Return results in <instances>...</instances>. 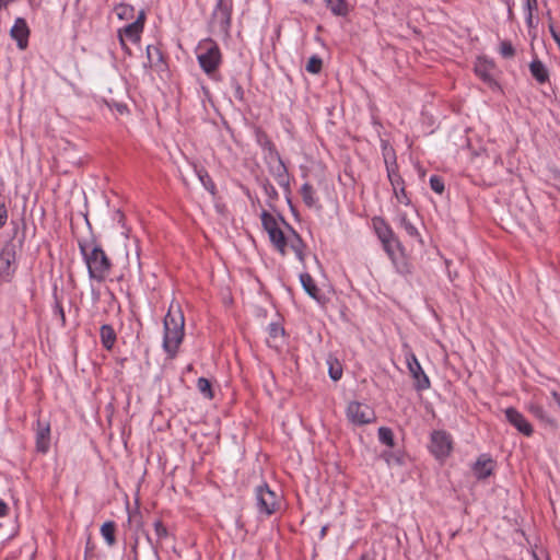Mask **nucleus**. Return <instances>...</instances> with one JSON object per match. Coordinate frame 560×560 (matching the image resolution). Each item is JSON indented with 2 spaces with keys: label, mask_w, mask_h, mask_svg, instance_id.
Returning <instances> with one entry per match:
<instances>
[{
  "label": "nucleus",
  "mask_w": 560,
  "mask_h": 560,
  "mask_svg": "<svg viewBox=\"0 0 560 560\" xmlns=\"http://www.w3.org/2000/svg\"><path fill=\"white\" fill-rule=\"evenodd\" d=\"M260 218L262 228L268 233L270 243L272 244L275 249L281 256H285L288 253V248H290L295 254L296 258L303 264L305 261L304 249L306 245L302 237L300 236V234L289 223H287L281 215V222L289 230L288 235H285L284 232L281 230L277 219L268 211L262 210Z\"/></svg>",
  "instance_id": "obj_1"
},
{
  "label": "nucleus",
  "mask_w": 560,
  "mask_h": 560,
  "mask_svg": "<svg viewBox=\"0 0 560 560\" xmlns=\"http://www.w3.org/2000/svg\"><path fill=\"white\" fill-rule=\"evenodd\" d=\"M185 337V316L179 304L171 303L163 320V350L174 360Z\"/></svg>",
  "instance_id": "obj_2"
},
{
  "label": "nucleus",
  "mask_w": 560,
  "mask_h": 560,
  "mask_svg": "<svg viewBox=\"0 0 560 560\" xmlns=\"http://www.w3.org/2000/svg\"><path fill=\"white\" fill-rule=\"evenodd\" d=\"M79 248L88 267L89 277L97 282H104L112 269V261L100 244L90 245L79 241Z\"/></svg>",
  "instance_id": "obj_3"
},
{
  "label": "nucleus",
  "mask_w": 560,
  "mask_h": 560,
  "mask_svg": "<svg viewBox=\"0 0 560 560\" xmlns=\"http://www.w3.org/2000/svg\"><path fill=\"white\" fill-rule=\"evenodd\" d=\"M383 156L385 162V167L387 171V177L393 187L394 195L399 203L405 206H409L411 200L407 195L405 189V182L400 174L398 173V165L396 162V153L395 150L389 147L387 143L383 144Z\"/></svg>",
  "instance_id": "obj_4"
},
{
  "label": "nucleus",
  "mask_w": 560,
  "mask_h": 560,
  "mask_svg": "<svg viewBox=\"0 0 560 560\" xmlns=\"http://www.w3.org/2000/svg\"><path fill=\"white\" fill-rule=\"evenodd\" d=\"M197 59L205 73L210 78H214L222 62L219 45L211 38L202 40L198 46Z\"/></svg>",
  "instance_id": "obj_5"
},
{
  "label": "nucleus",
  "mask_w": 560,
  "mask_h": 560,
  "mask_svg": "<svg viewBox=\"0 0 560 560\" xmlns=\"http://www.w3.org/2000/svg\"><path fill=\"white\" fill-rule=\"evenodd\" d=\"M255 498L256 508L261 515L270 516L280 509V497L267 483L256 487Z\"/></svg>",
  "instance_id": "obj_6"
},
{
  "label": "nucleus",
  "mask_w": 560,
  "mask_h": 560,
  "mask_svg": "<svg viewBox=\"0 0 560 560\" xmlns=\"http://www.w3.org/2000/svg\"><path fill=\"white\" fill-rule=\"evenodd\" d=\"M232 16V0H218L212 12L211 26L224 35H229Z\"/></svg>",
  "instance_id": "obj_7"
},
{
  "label": "nucleus",
  "mask_w": 560,
  "mask_h": 560,
  "mask_svg": "<svg viewBox=\"0 0 560 560\" xmlns=\"http://www.w3.org/2000/svg\"><path fill=\"white\" fill-rule=\"evenodd\" d=\"M430 452L438 458L444 459L451 455L453 440L451 434L443 430H435L431 433Z\"/></svg>",
  "instance_id": "obj_8"
},
{
  "label": "nucleus",
  "mask_w": 560,
  "mask_h": 560,
  "mask_svg": "<svg viewBox=\"0 0 560 560\" xmlns=\"http://www.w3.org/2000/svg\"><path fill=\"white\" fill-rule=\"evenodd\" d=\"M346 413L349 421L355 425L369 424L376 419L374 410L359 401L349 402Z\"/></svg>",
  "instance_id": "obj_9"
},
{
  "label": "nucleus",
  "mask_w": 560,
  "mask_h": 560,
  "mask_svg": "<svg viewBox=\"0 0 560 560\" xmlns=\"http://www.w3.org/2000/svg\"><path fill=\"white\" fill-rule=\"evenodd\" d=\"M406 363L407 368L413 378V387L418 392L425 390L430 388L431 383L428 377V375L424 373V371L421 368L420 362L418 361L415 353L409 352L406 355Z\"/></svg>",
  "instance_id": "obj_10"
},
{
  "label": "nucleus",
  "mask_w": 560,
  "mask_h": 560,
  "mask_svg": "<svg viewBox=\"0 0 560 560\" xmlns=\"http://www.w3.org/2000/svg\"><path fill=\"white\" fill-rule=\"evenodd\" d=\"M269 173L277 180L278 185L290 192V176L281 155L278 154V159L270 158L267 160Z\"/></svg>",
  "instance_id": "obj_11"
},
{
  "label": "nucleus",
  "mask_w": 560,
  "mask_h": 560,
  "mask_svg": "<svg viewBox=\"0 0 560 560\" xmlns=\"http://www.w3.org/2000/svg\"><path fill=\"white\" fill-rule=\"evenodd\" d=\"M504 413L508 422L513 425L520 433L525 436L533 435V425L516 408L509 407L504 410Z\"/></svg>",
  "instance_id": "obj_12"
},
{
  "label": "nucleus",
  "mask_w": 560,
  "mask_h": 560,
  "mask_svg": "<svg viewBox=\"0 0 560 560\" xmlns=\"http://www.w3.org/2000/svg\"><path fill=\"white\" fill-rule=\"evenodd\" d=\"M495 66L493 61L485 58H478L475 65V73L481 79L489 88H499L497 80L493 78V70Z\"/></svg>",
  "instance_id": "obj_13"
},
{
  "label": "nucleus",
  "mask_w": 560,
  "mask_h": 560,
  "mask_svg": "<svg viewBox=\"0 0 560 560\" xmlns=\"http://www.w3.org/2000/svg\"><path fill=\"white\" fill-rule=\"evenodd\" d=\"M143 14L141 15L132 23L125 26L122 30H119L118 36L121 46L125 48V38H128L130 42L137 43L140 40V34L143 30Z\"/></svg>",
  "instance_id": "obj_14"
},
{
  "label": "nucleus",
  "mask_w": 560,
  "mask_h": 560,
  "mask_svg": "<svg viewBox=\"0 0 560 560\" xmlns=\"http://www.w3.org/2000/svg\"><path fill=\"white\" fill-rule=\"evenodd\" d=\"M11 37L16 40L20 49H25L28 45L30 28L23 18H18L10 31Z\"/></svg>",
  "instance_id": "obj_15"
},
{
  "label": "nucleus",
  "mask_w": 560,
  "mask_h": 560,
  "mask_svg": "<svg viewBox=\"0 0 560 560\" xmlns=\"http://www.w3.org/2000/svg\"><path fill=\"white\" fill-rule=\"evenodd\" d=\"M36 424V451L45 454L50 447V423L38 419Z\"/></svg>",
  "instance_id": "obj_16"
},
{
  "label": "nucleus",
  "mask_w": 560,
  "mask_h": 560,
  "mask_svg": "<svg viewBox=\"0 0 560 560\" xmlns=\"http://www.w3.org/2000/svg\"><path fill=\"white\" fill-rule=\"evenodd\" d=\"M494 467L495 462L488 454H481L472 466V472L478 480H482L493 474Z\"/></svg>",
  "instance_id": "obj_17"
},
{
  "label": "nucleus",
  "mask_w": 560,
  "mask_h": 560,
  "mask_svg": "<svg viewBox=\"0 0 560 560\" xmlns=\"http://www.w3.org/2000/svg\"><path fill=\"white\" fill-rule=\"evenodd\" d=\"M528 69L530 72V75L534 78V80L540 84L544 85L546 83H549L550 81V74L547 66L537 57L535 56L533 60L528 65Z\"/></svg>",
  "instance_id": "obj_18"
},
{
  "label": "nucleus",
  "mask_w": 560,
  "mask_h": 560,
  "mask_svg": "<svg viewBox=\"0 0 560 560\" xmlns=\"http://www.w3.org/2000/svg\"><path fill=\"white\" fill-rule=\"evenodd\" d=\"M147 58L149 66L158 72H163L167 69L165 57L159 47L149 45L147 47Z\"/></svg>",
  "instance_id": "obj_19"
},
{
  "label": "nucleus",
  "mask_w": 560,
  "mask_h": 560,
  "mask_svg": "<svg viewBox=\"0 0 560 560\" xmlns=\"http://www.w3.org/2000/svg\"><path fill=\"white\" fill-rule=\"evenodd\" d=\"M256 140L257 143L261 147V149L267 152L266 160L270 158L278 159V154L280 153L278 152L275 143L272 142V140L270 139L266 131L258 128L256 130Z\"/></svg>",
  "instance_id": "obj_20"
},
{
  "label": "nucleus",
  "mask_w": 560,
  "mask_h": 560,
  "mask_svg": "<svg viewBox=\"0 0 560 560\" xmlns=\"http://www.w3.org/2000/svg\"><path fill=\"white\" fill-rule=\"evenodd\" d=\"M153 526H154L155 535L158 537L155 544L152 541V539L148 533H145V538L149 541V544L153 547L154 551L156 552L158 549L161 547L162 540L168 537V530L161 520H156L154 522Z\"/></svg>",
  "instance_id": "obj_21"
},
{
  "label": "nucleus",
  "mask_w": 560,
  "mask_h": 560,
  "mask_svg": "<svg viewBox=\"0 0 560 560\" xmlns=\"http://www.w3.org/2000/svg\"><path fill=\"white\" fill-rule=\"evenodd\" d=\"M100 337H101L102 346L106 350H112L116 342V339H117V336H116V332H115L113 326L107 325V324L102 325L101 329H100Z\"/></svg>",
  "instance_id": "obj_22"
},
{
  "label": "nucleus",
  "mask_w": 560,
  "mask_h": 560,
  "mask_svg": "<svg viewBox=\"0 0 560 560\" xmlns=\"http://www.w3.org/2000/svg\"><path fill=\"white\" fill-rule=\"evenodd\" d=\"M373 224L375 232L382 243H387L388 238L395 236L390 226L383 219H374Z\"/></svg>",
  "instance_id": "obj_23"
},
{
  "label": "nucleus",
  "mask_w": 560,
  "mask_h": 560,
  "mask_svg": "<svg viewBox=\"0 0 560 560\" xmlns=\"http://www.w3.org/2000/svg\"><path fill=\"white\" fill-rule=\"evenodd\" d=\"M194 170L201 182L202 186L212 195L215 196L217 194V186L214 182L212 180L209 173L203 167H198L197 165H194Z\"/></svg>",
  "instance_id": "obj_24"
},
{
  "label": "nucleus",
  "mask_w": 560,
  "mask_h": 560,
  "mask_svg": "<svg viewBox=\"0 0 560 560\" xmlns=\"http://www.w3.org/2000/svg\"><path fill=\"white\" fill-rule=\"evenodd\" d=\"M300 280H301L303 289L307 292V294L310 296H312L313 299L318 300L319 299V289L317 288L312 276L307 272L301 273Z\"/></svg>",
  "instance_id": "obj_25"
},
{
  "label": "nucleus",
  "mask_w": 560,
  "mask_h": 560,
  "mask_svg": "<svg viewBox=\"0 0 560 560\" xmlns=\"http://www.w3.org/2000/svg\"><path fill=\"white\" fill-rule=\"evenodd\" d=\"M326 7L334 15L346 16L349 13V3L347 0H324Z\"/></svg>",
  "instance_id": "obj_26"
},
{
  "label": "nucleus",
  "mask_w": 560,
  "mask_h": 560,
  "mask_svg": "<svg viewBox=\"0 0 560 560\" xmlns=\"http://www.w3.org/2000/svg\"><path fill=\"white\" fill-rule=\"evenodd\" d=\"M101 534L106 544L113 547L116 544V524L113 521L105 522L101 527Z\"/></svg>",
  "instance_id": "obj_27"
},
{
  "label": "nucleus",
  "mask_w": 560,
  "mask_h": 560,
  "mask_svg": "<svg viewBox=\"0 0 560 560\" xmlns=\"http://www.w3.org/2000/svg\"><path fill=\"white\" fill-rule=\"evenodd\" d=\"M16 260V245L13 241H8L1 252H0V261L1 262H14Z\"/></svg>",
  "instance_id": "obj_28"
},
{
  "label": "nucleus",
  "mask_w": 560,
  "mask_h": 560,
  "mask_svg": "<svg viewBox=\"0 0 560 560\" xmlns=\"http://www.w3.org/2000/svg\"><path fill=\"white\" fill-rule=\"evenodd\" d=\"M300 194L303 199V202L308 208H312L316 205L315 189L313 188V186L310 183H305L302 185Z\"/></svg>",
  "instance_id": "obj_29"
},
{
  "label": "nucleus",
  "mask_w": 560,
  "mask_h": 560,
  "mask_svg": "<svg viewBox=\"0 0 560 560\" xmlns=\"http://www.w3.org/2000/svg\"><path fill=\"white\" fill-rule=\"evenodd\" d=\"M498 51L503 59H513L516 55V49L512 42L503 39L499 44Z\"/></svg>",
  "instance_id": "obj_30"
},
{
  "label": "nucleus",
  "mask_w": 560,
  "mask_h": 560,
  "mask_svg": "<svg viewBox=\"0 0 560 560\" xmlns=\"http://www.w3.org/2000/svg\"><path fill=\"white\" fill-rule=\"evenodd\" d=\"M14 262H1L0 266V281L10 282L15 273Z\"/></svg>",
  "instance_id": "obj_31"
},
{
  "label": "nucleus",
  "mask_w": 560,
  "mask_h": 560,
  "mask_svg": "<svg viewBox=\"0 0 560 560\" xmlns=\"http://www.w3.org/2000/svg\"><path fill=\"white\" fill-rule=\"evenodd\" d=\"M52 295H54V301H55V303H54V314L59 317L61 326L65 327L66 323H67V319H66V314H65L63 306L61 304V300L58 296L57 288L54 289Z\"/></svg>",
  "instance_id": "obj_32"
},
{
  "label": "nucleus",
  "mask_w": 560,
  "mask_h": 560,
  "mask_svg": "<svg viewBox=\"0 0 560 560\" xmlns=\"http://www.w3.org/2000/svg\"><path fill=\"white\" fill-rule=\"evenodd\" d=\"M198 390L208 399H212L214 397L211 382L206 377H199L197 381Z\"/></svg>",
  "instance_id": "obj_33"
},
{
  "label": "nucleus",
  "mask_w": 560,
  "mask_h": 560,
  "mask_svg": "<svg viewBox=\"0 0 560 560\" xmlns=\"http://www.w3.org/2000/svg\"><path fill=\"white\" fill-rule=\"evenodd\" d=\"M378 440L389 446V447H393L395 445V441H394V433H393V430L390 428H387V427H381L378 429Z\"/></svg>",
  "instance_id": "obj_34"
},
{
  "label": "nucleus",
  "mask_w": 560,
  "mask_h": 560,
  "mask_svg": "<svg viewBox=\"0 0 560 560\" xmlns=\"http://www.w3.org/2000/svg\"><path fill=\"white\" fill-rule=\"evenodd\" d=\"M328 364H329V370H328V373H329V376L331 380L334 381H338L341 378L342 376V366L341 364L339 363L338 360H332L331 358L328 360Z\"/></svg>",
  "instance_id": "obj_35"
},
{
  "label": "nucleus",
  "mask_w": 560,
  "mask_h": 560,
  "mask_svg": "<svg viewBox=\"0 0 560 560\" xmlns=\"http://www.w3.org/2000/svg\"><path fill=\"white\" fill-rule=\"evenodd\" d=\"M128 523L135 527L136 533L142 532L145 535L147 532L143 529L142 515L139 512L130 513Z\"/></svg>",
  "instance_id": "obj_36"
},
{
  "label": "nucleus",
  "mask_w": 560,
  "mask_h": 560,
  "mask_svg": "<svg viewBox=\"0 0 560 560\" xmlns=\"http://www.w3.org/2000/svg\"><path fill=\"white\" fill-rule=\"evenodd\" d=\"M323 67V60L318 56H312L306 63V71L316 74L319 73Z\"/></svg>",
  "instance_id": "obj_37"
},
{
  "label": "nucleus",
  "mask_w": 560,
  "mask_h": 560,
  "mask_svg": "<svg viewBox=\"0 0 560 560\" xmlns=\"http://www.w3.org/2000/svg\"><path fill=\"white\" fill-rule=\"evenodd\" d=\"M400 224L409 236H411V237L420 236L417 228L407 219L406 214L401 215Z\"/></svg>",
  "instance_id": "obj_38"
},
{
  "label": "nucleus",
  "mask_w": 560,
  "mask_h": 560,
  "mask_svg": "<svg viewBox=\"0 0 560 560\" xmlns=\"http://www.w3.org/2000/svg\"><path fill=\"white\" fill-rule=\"evenodd\" d=\"M261 187L265 194L268 196L270 201H275L279 198L278 191L275 186L269 182V179H264L261 182Z\"/></svg>",
  "instance_id": "obj_39"
},
{
  "label": "nucleus",
  "mask_w": 560,
  "mask_h": 560,
  "mask_svg": "<svg viewBox=\"0 0 560 560\" xmlns=\"http://www.w3.org/2000/svg\"><path fill=\"white\" fill-rule=\"evenodd\" d=\"M115 12L119 19L132 18L133 8L129 4L120 3L115 7Z\"/></svg>",
  "instance_id": "obj_40"
},
{
  "label": "nucleus",
  "mask_w": 560,
  "mask_h": 560,
  "mask_svg": "<svg viewBox=\"0 0 560 560\" xmlns=\"http://www.w3.org/2000/svg\"><path fill=\"white\" fill-rule=\"evenodd\" d=\"M528 410L539 420L551 422V420L547 417L545 409L537 404H530Z\"/></svg>",
  "instance_id": "obj_41"
},
{
  "label": "nucleus",
  "mask_w": 560,
  "mask_h": 560,
  "mask_svg": "<svg viewBox=\"0 0 560 560\" xmlns=\"http://www.w3.org/2000/svg\"><path fill=\"white\" fill-rule=\"evenodd\" d=\"M430 187L433 191L441 195L444 191V182L440 176L432 175L430 177Z\"/></svg>",
  "instance_id": "obj_42"
},
{
  "label": "nucleus",
  "mask_w": 560,
  "mask_h": 560,
  "mask_svg": "<svg viewBox=\"0 0 560 560\" xmlns=\"http://www.w3.org/2000/svg\"><path fill=\"white\" fill-rule=\"evenodd\" d=\"M384 250L393 259L395 255V247L398 246V241L395 236L387 240V243H382Z\"/></svg>",
  "instance_id": "obj_43"
},
{
  "label": "nucleus",
  "mask_w": 560,
  "mask_h": 560,
  "mask_svg": "<svg viewBox=\"0 0 560 560\" xmlns=\"http://www.w3.org/2000/svg\"><path fill=\"white\" fill-rule=\"evenodd\" d=\"M269 336L273 339L284 335V328L278 323H271L268 326Z\"/></svg>",
  "instance_id": "obj_44"
},
{
  "label": "nucleus",
  "mask_w": 560,
  "mask_h": 560,
  "mask_svg": "<svg viewBox=\"0 0 560 560\" xmlns=\"http://www.w3.org/2000/svg\"><path fill=\"white\" fill-rule=\"evenodd\" d=\"M8 220V210L5 203L0 200V229L3 228Z\"/></svg>",
  "instance_id": "obj_45"
},
{
  "label": "nucleus",
  "mask_w": 560,
  "mask_h": 560,
  "mask_svg": "<svg viewBox=\"0 0 560 560\" xmlns=\"http://www.w3.org/2000/svg\"><path fill=\"white\" fill-rule=\"evenodd\" d=\"M233 88H234V97L238 101H244L245 92H244L243 86L238 82H235Z\"/></svg>",
  "instance_id": "obj_46"
},
{
  "label": "nucleus",
  "mask_w": 560,
  "mask_h": 560,
  "mask_svg": "<svg viewBox=\"0 0 560 560\" xmlns=\"http://www.w3.org/2000/svg\"><path fill=\"white\" fill-rule=\"evenodd\" d=\"M138 546H139V536H138V533L135 532L133 542L131 545V552L133 555L135 560H138Z\"/></svg>",
  "instance_id": "obj_47"
},
{
  "label": "nucleus",
  "mask_w": 560,
  "mask_h": 560,
  "mask_svg": "<svg viewBox=\"0 0 560 560\" xmlns=\"http://www.w3.org/2000/svg\"><path fill=\"white\" fill-rule=\"evenodd\" d=\"M9 508L8 504L0 499V517H3L8 514Z\"/></svg>",
  "instance_id": "obj_48"
},
{
  "label": "nucleus",
  "mask_w": 560,
  "mask_h": 560,
  "mask_svg": "<svg viewBox=\"0 0 560 560\" xmlns=\"http://www.w3.org/2000/svg\"><path fill=\"white\" fill-rule=\"evenodd\" d=\"M116 109L118 113L124 114L127 112V106L125 104H115Z\"/></svg>",
  "instance_id": "obj_49"
},
{
  "label": "nucleus",
  "mask_w": 560,
  "mask_h": 560,
  "mask_svg": "<svg viewBox=\"0 0 560 560\" xmlns=\"http://www.w3.org/2000/svg\"><path fill=\"white\" fill-rule=\"evenodd\" d=\"M526 7L532 11L533 8H537V0H535V3H533L532 0H526Z\"/></svg>",
  "instance_id": "obj_50"
},
{
  "label": "nucleus",
  "mask_w": 560,
  "mask_h": 560,
  "mask_svg": "<svg viewBox=\"0 0 560 560\" xmlns=\"http://www.w3.org/2000/svg\"><path fill=\"white\" fill-rule=\"evenodd\" d=\"M552 397L560 407V394H558L557 392H552Z\"/></svg>",
  "instance_id": "obj_51"
},
{
  "label": "nucleus",
  "mask_w": 560,
  "mask_h": 560,
  "mask_svg": "<svg viewBox=\"0 0 560 560\" xmlns=\"http://www.w3.org/2000/svg\"><path fill=\"white\" fill-rule=\"evenodd\" d=\"M92 550H93V547H90V541H88L86 549H85V556L88 557L89 552H91Z\"/></svg>",
  "instance_id": "obj_52"
},
{
  "label": "nucleus",
  "mask_w": 560,
  "mask_h": 560,
  "mask_svg": "<svg viewBox=\"0 0 560 560\" xmlns=\"http://www.w3.org/2000/svg\"><path fill=\"white\" fill-rule=\"evenodd\" d=\"M327 533V526H324L320 530V538H324Z\"/></svg>",
  "instance_id": "obj_53"
},
{
  "label": "nucleus",
  "mask_w": 560,
  "mask_h": 560,
  "mask_svg": "<svg viewBox=\"0 0 560 560\" xmlns=\"http://www.w3.org/2000/svg\"><path fill=\"white\" fill-rule=\"evenodd\" d=\"M120 220L124 219V214L121 212H118Z\"/></svg>",
  "instance_id": "obj_54"
},
{
  "label": "nucleus",
  "mask_w": 560,
  "mask_h": 560,
  "mask_svg": "<svg viewBox=\"0 0 560 560\" xmlns=\"http://www.w3.org/2000/svg\"><path fill=\"white\" fill-rule=\"evenodd\" d=\"M533 3H535V0H532Z\"/></svg>",
  "instance_id": "obj_55"
}]
</instances>
